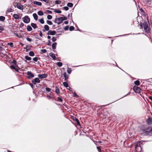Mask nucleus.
I'll return each instance as SVG.
<instances>
[{"label": "nucleus", "instance_id": "nucleus-46", "mask_svg": "<svg viewBox=\"0 0 152 152\" xmlns=\"http://www.w3.org/2000/svg\"><path fill=\"white\" fill-rule=\"evenodd\" d=\"M57 99L58 101L59 102H62L63 101V100L62 98L59 97H58L57 98Z\"/></svg>", "mask_w": 152, "mask_h": 152}, {"label": "nucleus", "instance_id": "nucleus-7", "mask_svg": "<svg viewBox=\"0 0 152 152\" xmlns=\"http://www.w3.org/2000/svg\"><path fill=\"white\" fill-rule=\"evenodd\" d=\"M27 75H28V79H30L31 77L32 78L34 77V75L31 71L27 72Z\"/></svg>", "mask_w": 152, "mask_h": 152}, {"label": "nucleus", "instance_id": "nucleus-2", "mask_svg": "<svg viewBox=\"0 0 152 152\" xmlns=\"http://www.w3.org/2000/svg\"><path fill=\"white\" fill-rule=\"evenodd\" d=\"M142 25L145 31L147 33H148L150 31L147 22L146 21H144L142 23Z\"/></svg>", "mask_w": 152, "mask_h": 152}, {"label": "nucleus", "instance_id": "nucleus-42", "mask_svg": "<svg viewBox=\"0 0 152 152\" xmlns=\"http://www.w3.org/2000/svg\"><path fill=\"white\" fill-rule=\"evenodd\" d=\"M41 51L43 53H45L47 52V50L46 49H41Z\"/></svg>", "mask_w": 152, "mask_h": 152}, {"label": "nucleus", "instance_id": "nucleus-57", "mask_svg": "<svg viewBox=\"0 0 152 152\" xmlns=\"http://www.w3.org/2000/svg\"><path fill=\"white\" fill-rule=\"evenodd\" d=\"M48 43L47 44V45H50V44L51 43L50 41V40H48Z\"/></svg>", "mask_w": 152, "mask_h": 152}, {"label": "nucleus", "instance_id": "nucleus-48", "mask_svg": "<svg viewBox=\"0 0 152 152\" xmlns=\"http://www.w3.org/2000/svg\"><path fill=\"white\" fill-rule=\"evenodd\" d=\"M73 96L74 97H78V96L77 95V94L75 92H74L73 94Z\"/></svg>", "mask_w": 152, "mask_h": 152}, {"label": "nucleus", "instance_id": "nucleus-47", "mask_svg": "<svg viewBox=\"0 0 152 152\" xmlns=\"http://www.w3.org/2000/svg\"><path fill=\"white\" fill-rule=\"evenodd\" d=\"M52 40L53 42H55L56 40V38L54 37H53L52 38Z\"/></svg>", "mask_w": 152, "mask_h": 152}, {"label": "nucleus", "instance_id": "nucleus-35", "mask_svg": "<svg viewBox=\"0 0 152 152\" xmlns=\"http://www.w3.org/2000/svg\"><path fill=\"white\" fill-rule=\"evenodd\" d=\"M61 1L60 0H56L55 1V3L56 4H61Z\"/></svg>", "mask_w": 152, "mask_h": 152}, {"label": "nucleus", "instance_id": "nucleus-30", "mask_svg": "<svg viewBox=\"0 0 152 152\" xmlns=\"http://www.w3.org/2000/svg\"><path fill=\"white\" fill-rule=\"evenodd\" d=\"M25 58L26 60H29V61H30L31 59V57H30L27 56H25Z\"/></svg>", "mask_w": 152, "mask_h": 152}, {"label": "nucleus", "instance_id": "nucleus-60", "mask_svg": "<svg viewBox=\"0 0 152 152\" xmlns=\"http://www.w3.org/2000/svg\"><path fill=\"white\" fill-rule=\"evenodd\" d=\"M142 23H140V26L141 27V28H142V27H143V25H142Z\"/></svg>", "mask_w": 152, "mask_h": 152}, {"label": "nucleus", "instance_id": "nucleus-64", "mask_svg": "<svg viewBox=\"0 0 152 152\" xmlns=\"http://www.w3.org/2000/svg\"><path fill=\"white\" fill-rule=\"evenodd\" d=\"M68 23V21H65L64 22V23L65 24H67Z\"/></svg>", "mask_w": 152, "mask_h": 152}, {"label": "nucleus", "instance_id": "nucleus-27", "mask_svg": "<svg viewBox=\"0 0 152 152\" xmlns=\"http://www.w3.org/2000/svg\"><path fill=\"white\" fill-rule=\"evenodd\" d=\"M134 83L137 86H139L140 84V82L139 80H136L134 82Z\"/></svg>", "mask_w": 152, "mask_h": 152}, {"label": "nucleus", "instance_id": "nucleus-22", "mask_svg": "<svg viewBox=\"0 0 152 152\" xmlns=\"http://www.w3.org/2000/svg\"><path fill=\"white\" fill-rule=\"evenodd\" d=\"M55 92L57 94H58L60 92L59 89L57 86L55 87Z\"/></svg>", "mask_w": 152, "mask_h": 152}, {"label": "nucleus", "instance_id": "nucleus-26", "mask_svg": "<svg viewBox=\"0 0 152 152\" xmlns=\"http://www.w3.org/2000/svg\"><path fill=\"white\" fill-rule=\"evenodd\" d=\"M13 17L16 19H19V16L17 14H14L13 15Z\"/></svg>", "mask_w": 152, "mask_h": 152}, {"label": "nucleus", "instance_id": "nucleus-39", "mask_svg": "<svg viewBox=\"0 0 152 152\" xmlns=\"http://www.w3.org/2000/svg\"><path fill=\"white\" fill-rule=\"evenodd\" d=\"M47 18L48 20H50L52 19V17L50 15H48L47 16Z\"/></svg>", "mask_w": 152, "mask_h": 152}, {"label": "nucleus", "instance_id": "nucleus-54", "mask_svg": "<svg viewBox=\"0 0 152 152\" xmlns=\"http://www.w3.org/2000/svg\"><path fill=\"white\" fill-rule=\"evenodd\" d=\"M47 12L48 13L50 14H52V12L51 11H50L49 10H48L47 11Z\"/></svg>", "mask_w": 152, "mask_h": 152}, {"label": "nucleus", "instance_id": "nucleus-49", "mask_svg": "<svg viewBox=\"0 0 152 152\" xmlns=\"http://www.w3.org/2000/svg\"><path fill=\"white\" fill-rule=\"evenodd\" d=\"M63 8L66 11L68 10H69V8L67 7H64Z\"/></svg>", "mask_w": 152, "mask_h": 152}, {"label": "nucleus", "instance_id": "nucleus-1", "mask_svg": "<svg viewBox=\"0 0 152 152\" xmlns=\"http://www.w3.org/2000/svg\"><path fill=\"white\" fill-rule=\"evenodd\" d=\"M141 143L140 141H138L135 145V150L137 152H141L142 151Z\"/></svg>", "mask_w": 152, "mask_h": 152}, {"label": "nucleus", "instance_id": "nucleus-20", "mask_svg": "<svg viewBox=\"0 0 152 152\" xmlns=\"http://www.w3.org/2000/svg\"><path fill=\"white\" fill-rule=\"evenodd\" d=\"M74 120L76 122L77 124L78 125L80 126V122L79 120L77 118H75V119H74Z\"/></svg>", "mask_w": 152, "mask_h": 152}, {"label": "nucleus", "instance_id": "nucleus-24", "mask_svg": "<svg viewBox=\"0 0 152 152\" xmlns=\"http://www.w3.org/2000/svg\"><path fill=\"white\" fill-rule=\"evenodd\" d=\"M54 12L56 13H59V14H60V13H61V10H57L56 9H55L54 10Z\"/></svg>", "mask_w": 152, "mask_h": 152}, {"label": "nucleus", "instance_id": "nucleus-50", "mask_svg": "<svg viewBox=\"0 0 152 152\" xmlns=\"http://www.w3.org/2000/svg\"><path fill=\"white\" fill-rule=\"evenodd\" d=\"M45 89L48 92H50L51 90V89L49 88H46Z\"/></svg>", "mask_w": 152, "mask_h": 152}, {"label": "nucleus", "instance_id": "nucleus-23", "mask_svg": "<svg viewBox=\"0 0 152 152\" xmlns=\"http://www.w3.org/2000/svg\"><path fill=\"white\" fill-rule=\"evenodd\" d=\"M44 28L46 31H49V27L48 25H45L44 26Z\"/></svg>", "mask_w": 152, "mask_h": 152}, {"label": "nucleus", "instance_id": "nucleus-28", "mask_svg": "<svg viewBox=\"0 0 152 152\" xmlns=\"http://www.w3.org/2000/svg\"><path fill=\"white\" fill-rule=\"evenodd\" d=\"M5 17L3 16H0V20L3 21L5 19Z\"/></svg>", "mask_w": 152, "mask_h": 152}, {"label": "nucleus", "instance_id": "nucleus-33", "mask_svg": "<svg viewBox=\"0 0 152 152\" xmlns=\"http://www.w3.org/2000/svg\"><path fill=\"white\" fill-rule=\"evenodd\" d=\"M61 18V20L63 21V20H67V18L66 17H60Z\"/></svg>", "mask_w": 152, "mask_h": 152}, {"label": "nucleus", "instance_id": "nucleus-5", "mask_svg": "<svg viewBox=\"0 0 152 152\" xmlns=\"http://www.w3.org/2000/svg\"><path fill=\"white\" fill-rule=\"evenodd\" d=\"M54 22L58 24H60L63 22L60 17L58 18H56L54 20Z\"/></svg>", "mask_w": 152, "mask_h": 152}, {"label": "nucleus", "instance_id": "nucleus-58", "mask_svg": "<svg viewBox=\"0 0 152 152\" xmlns=\"http://www.w3.org/2000/svg\"><path fill=\"white\" fill-rule=\"evenodd\" d=\"M39 36L41 37H42V32L41 31H39Z\"/></svg>", "mask_w": 152, "mask_h": 152}, {"label": "nucleus", "instance_id": "nucleus-45", "mask_svg": "<svg viewBox=\"0 0 152 152\" xmlns=\"http://www.w3.org/2000/svg\"><path fill=\"white\" fill-rule=\"evenodd\" d=\"M38 60V58L37 57H35L33 59V60L35 62H37V61Z\"/></svg>", "mask_w": 152, "mask_h": 152}, {"label": "nucleus", "instance_id": "nucleus-59", "mask_svg": "<svg viewBox=\"0 0 152 152\" xmlns=\"http://www.w3.org/2000/svg\"><path fill=\"white\" fill-rule=\"evenodd\" d=\"M4 30V28L3 27L1 26H0V30L1 31Z\"/></svg>", "mask_w": 152, "mask_h": 152}, {"label": "nucleus", "instance_id": "nucleus-3", "mask_svg": "<svg viewBox=\"0 0 152 152\" xmlns=\"http://www.w3.org/2000/svg\"><path fill=\"white\" fill-rule=\"evenodd\" d=\"M22 20L23 22L26 23H28L30 21V18L27 15L25 16L24 17H23Z\"/></svg>", "mask_w": 152, "mask_h": 152}, {"label": "nucleus", "instance_id": "nucleus-40", "mask_svg": "<svg viewBox=\"0 0 152 152\" xmlns=\"http://www.w3.org/2000/svg\"><path fill=\"white\" fill-rule=\"evenodd\" d=\"M7 44L8 45H10L12 47H13V43L12 42H9Z\"/></svg>", "mask_w": 152, "mask_h": 152}, {"label": "nucleus", "instance_id": "nucleus-53", "mask_svg": "<svg viewBox=\"0 0 152 152\" xmlns=\"http://www.w3.org/2000/svg\"><path fill=\"white\" fill-rule=\"evenodd\" d=\"M96 148L99 152H100V151H101V149L99 147L97 146Z\"/></svg>", "mask_w": 152, "mask_h": 152}, {"label": "nucleus", "instance_id": "nucleus-56", "mask_svg": "<svg viewBox=\"0 0 152 152\" xmlns=\"http://www.w3.org/2000/svg\"><path fill=\"white\" fill-rule=\"evenodd\" d=\"M12 9L10 8L8 10V11L9 12H12Z\"/></svg>", "mask_w": 152, "mask_h": 152}, {"label": "nucleus", "instance_id": "nucleus-43", "mask_svg": "<svg viewBox=\"0 0 152 152\" xmlns=\"http://www.w3.org/2000/svg\"><path fill=\"white\" fill-rule=\"evenodd\" d=\"M147 3L148 4H150L151 3L152 0H145Z\"/></svg>", "mask_w": 152, "mask_h": 152}, {"label": "nucleus", "instance_id": "nucleus-34", "mask_svg": "<svg viewBox=\"0 0 152 152\" xmlns=\"http://www.w3.org/2000/svg\"><path fill=\"white\" fill-rule=\"evenodd\" d=\"M71 72H72V69L71 68H69L68 67L67 70V73L68 74H70L71 73Z\"/></svg>", "mask_w": 152, "mask_h": 152}, {"label": "nucleus", "instance_id": "nucleus-4", "mask_svg": "<svg viewBox=\"0 0 152 152\" xmlns=\"http://www.w3.org/2000/svg\"><path fill=\"white\" fill-rule=\"evenodd\" d=\"M146 133L147 134L151 135L152 134V128L148 127L146 130Z\"/></svg>", "mask_w": 152, "mask_h": 152}, {"label": "nucleus", "instance_id": "nucleus-41", "mask_svg": "<svg viewBox=\"0 0 152 152\" xmlns=\"http://www.w3.org/2000/svg\"><path fill=\"white\" fill-rule=\"evenodd\" d=\"M74 27L73 26H71L69 28V30L70 31H72L74 30Z\"/></svg>", "mask_w": 152, "mask_h": 152}, {"label": "nucleus", "instance_id": "nucleus-61", "mask_svg": "<svg viewBox=\"0 0 152 152\" xmlns=\"http://www.w3.org/2000/svg\"><path fill=\"white\" fill-rule=\"evenodd\" d=\"M47 97H48L49 99H50L51 98V97L49 96L48 95H47Z\"/></svg>", "mask_w": 152, "mask_h": 152}, {"label": "nucleus", "instance_id": "nucleus-17", "mask_svg": "<svg viewBox=\"0 0 152 152\" xmlns=\"http://www.w3.org/2000/svg\"><path fill=\"white\" fill-rule=\"evenodd\" d=\"M57 43L56 42H55L53 43L52 45V48L53 49H55L56 48V46L57 45Z\"/></svg>", "mask_w": 152, "mask_h": 152}, {"label": "nucleus", "instance_id": "nucleus-6", "mask_svg": "<svg viewBox=\"0 0 152 152\" xmlns=\"http://www.w3.org/2000/svg\"><path fill=\"white\" fill-rule=\"evenodd\" d=\"M38 76L39 78L41 79L46 78L48 75L45 74H39Z\"/></svg>", "mask_w": 152, "mask_h": 152}, {"label": "nucleus", "instance_id": "nucleus-15", "mask_svg": "<svg viewBox=\"0 0 152 152\" xmlns=\"http://www.w3.org/2000/svg\"><path fill=\"white\" fill-rule=\"evenodd\" d=\"M31 25L34 29H36L38 28L37 24L35 23H31Z\"/></svg>", "mask_w": 152, "mask_h": 152}, {"label": "nucleus", "instance_id": "nucleus-38", "mask_svg": "<svg viewBox=\"0 0 152 152\" xmlns=\"http://www.w3.org/2000/svg\"><path fill=\"white\" fill-rule=\"evenodd\" d=\"M26 40L30 42H31L32 41V40L31 39L28 38V37H26Z\"/></svg>", "mask_w": 152, "mask_h": 152}, {"label": "nucleus", "instance_id": "nucleus-37", "mask_svg": "<svg viewBox=\"0 0 152 152\" xmlns=\"http://www.w3.org/2000/svg\"><path fill=\"white\" fill-rule=\"evenodd\" d=\"M46 22L49 25H52L53 24L52 22L51 21L47 20Z\"/></svg>", "mask_w": 152, "mask_h": 152}, {"label": "nucleus", "instance_id": "nucleus-18", "mask_svg": "<svg viewBox=\"0 0 152 152\" xmlns=\"http://www.w3.org/2000/svg\"><path fill=\"white\" fill-rule=\"evenodd\" d=\"M50 56L53 60H56V59L55 54L54 53H50Z\"/></svg>", "mask_w": 152, "mask_h": 152}, {"label": "nucleus", "instance_id": "nucleus-14", "mask_svg": "<svg viewBox=\"0 0 152 152\" xmlns=\"http://www.w3.org/2000/svg\"><path fill=\"white\" fill-rule=\"evenodd\" d=\"M33 3L36 5L38 6H40L42 5V3L40 2H38L37 1H34Z\"/></svg>", "mask_w": 152, "mask_h": 152}, {"label": "nucleus", "instance_id": "nucleus-36", "mask_svg": "<svg viewBox=\"0 0 152 152\" xmlns=\"http://www.w3.org/2000/svg\"><path fill=\"white\" fill-rule=\"evenodd\" d=\"M39 22L42 24H43L44 23V21L43 18H41L39 20Z\"/></svg>", "mask_w": 152, "mask_h": 152}, {"label": "nucleus", "instance_id": "nucleus-10", "mask_svg": "<svg viewBox=\"0 0 152 152\" xmlns=\"http://www.w3.org/2000/svg\"><path fill=\"white\" fill-rule=\"evenodd\" d=\"M56 32L55 31H52L51 30H49L48 31L47 34L51 35H54L56 34Z\"/></svg>", "mask_w": 152, "mask_h": 152}, {"label": "nucleus", "instance_id": "nucleus-16", "mask_svg": "<svg viewBox=\"0 0 152 152\" xmlns=\"http://www.w3.org/2000/svg\"><path fill=\"white\" fill-rule=\"evenodd\" d=\"M64 86L66 88L69 87L71 88L69 86L68 83L66 82H64L63 83Z\"/></svg>", "mask_w": 152, "mask_h": 152}, {"label": "nucleus", "instance_id": "nucleus-12", "mask_svg": "<svg viewBox=\"0 0 152 152\" xmlns=\"http://www.w3.org/2000/svg\"><path fill=\"white\" fill-rule=\"evenodd\" d=\"M17 7L19 9L22 10L23 8V6L22 5L18 3L17 5Z\"/></svg>", "mask_w": 152, "mask_h": 152}, {"label": "nucleus", "instance_id": "nucleus-25", "mask_svg": "<svg viewBox=\"0 0 152 152\" xmlns=\"http://www.w3.org/2000/svg\"><path fill=\"white\" fill-rule=\"evenodd\" d=\"M38 14L39 15L42 16L44 15L43 12L41 11H39L37 12Z\"/></svg>", "mask_w": 152, "mask_h": 152}, {"label": "nucleus", "instance_id": "nucleus-13", "mask_svg": "<svg viewBox=\"0 0 152 152\" xmlns=\"http://www.w3.org/2000/svg\"><path fill=\"white\" fill-rule=\"evenodd\" d=\"M147 122L148 124H151L152 123V119L150 118H148L147 120Z\"/></svg>", "mask_w": 152, "mask_h": 152}, {"label": "nucleus", "instance_id": "nucleus-44", "mask_svg": "<svg viewBox=\"0 0 152 152\" xmlns=\"http://www.w3.org/2000/svg\"><path fill=\"white\" fill-rule=\"evenodd\" d=\"M69 28V26H65V27L64 28V29L66 31V30H68Z\"/></svg>", "mask_w": 152, "mask_h": 152}, {"label": "nucleus", "instance_id": "nucleus-62", "mask_svg": "<svg viewBox=\"0 0 152 152\" xmlns=\"http://www.w3.org/2000/svg\"><path fill=\"white\" fill-rule=\"evenodd\" d=\"M31 86V88H33V86H34V85L33 84L31 83L30 84Z\"/></svg>", "mask_w": 152, "mask_h": 152}, {"label": "nucleus", "instance_id": "nucleus-63", "mask_svg": "<svg viewBox=\"0 0 152 152\" xmlns=\"http://www.w3.org/2000/svg\"><path fill=\"white\" fill-rule=\"evenodd\" d=\"M148 98L151 100L152 101V96H150Z\"/></svg>", "mask_w": 152, "mask_h": 152}, {"label": "nucleus", "instance_id": "nucleus-51", "mask_svg": "<svg viewBox=\"0 0 152 152\" xmlns=\"http://www.w3.org/2000/svg\"><path fill=\"white\" fill-rule=\"evenodd\" d=\"M10 68L12 69H15L16 68L13 66L12 65L10 66Z\"/></svg>", "mask_w": 152, "mask_h": 152}, {"label": "nucleus", "instance_id": "nucleus-8", "mask_svg": "<svg viewBox=\"0 0 152 152\" xmlns=\"http://www.w3.org/2000/svg\"><path fill=\"white\" fill-rule=\"evenodd\" d=\"M40 82V80L38 78H36L32 80V83L34 85H36L37 83H39Z\"/></svg>", "mask_w": 152, "mask_h": 152}, {"label": "nucleus", "instance_id": "nucleus-29", "mask_svg": "<svg viewBox=\"0 0 152 152\" xmlns=\"http://www.w3.org/2000/svg\"><path fill=\"white\" fill-rule=\"evenodd\" d=\"M29 54L30 56H33L34 55V53L32 51H30L29 52Z\"/></svg>", "mask_w": 152, "mask_h": 152}, {"label": "nucleus", "instance_id": "nucleus-11", "mask_svg": "<svg viewBox=\"0 0 152 152\" xmlns=\"http://www.w3.org/2000/svg\"><path fill=\"white\" fill-rule=\"evenodd\" d=\"M63 75L64 77V80L66 81H67L69 76L67 75L66 72H64L63 74Z\"/></svg>", "mask_w": 152, "mask_h": 152}, {"label": "nucleus", "instance_id": "nucleus-32", "mask_svg": "<svg viewBox=\"0 0 152 152\" xmlns=\"http://www.w3.org/2000/svg\"><path fill=\"white\" fill-rule=\"evenodd\" d=\"M57 65L59 67L61 66H62V63L61 62H58L57 63Z\"/></svg>", "mask_w": 152, "mask_h": 152}, {"label": "nucleus", "instance_id": "nucleus-21", "mask_svg": "<svg viewBox=\"0 0 152 152\" xmlns=\"http://www.w3.org/2000/svg\"><path fill=\"white\" fill-rule=\"evenodd\" d=\"M27 30L28 31H31L32 30V28L30 26L28 25L27 26Z\"/></svg>", "mask_w": 152, "mask_h": 152}, {"label": "nucleus", "instance_id": "nucleus-19", "mask_svg": "<svg viewBox=\"0 0 152 152\" xmlns=\"http://www.w3.org/2000/svg\"><path fill=\"white\" fill-rule=\"evenodd\" d=\"M33 15L34 19L36 20H37L38 19V16L37 14L35 13H34L33 14Z\"/></svg>", "mask_w": 152, "mask_h": 152}, {"label": "nucleus", "instance_id": "nucleus-9", "mask_svg": "<svg viewBox=\"0 0 152 152\" xmlns=\"http://www.w3.org/2000/svg\"><path fill=\"white\" fill-rule=\"evenodd\" d=\"M133 89L134 91L137 93H139L140 92V88L137 87V86H134L133 87Z\"/></svg>", "mask_w": 152, "mask_h": 152}, {"label": "nucleus", "instance_id": "nucleus-31", "mask_svg": "<svg viewBox=\"0 0 152 152\" xmlns=\"http://www.w3.org/2000/svg\"><path fill=\"white\" fill-rule=\"evenodd\" d=\"M67 6L70 7H72L73 6V4L72 3H68L67 4Z\"/></svg>", "mask_w": 152, "mask_h": 152}, {"label": "nucleus", "instance_id": "nucleus-55", "mask_svg": "<svg viewBox=\"0 0 152 152\" xmlns=\"http://www.w3.org/2000/svg\"><path fill=\"white\" fill-rule=\"evenodd\" d=\"M12 63L15 65H16V62L15 60H13L12 62Z\"/></svg>", "mask_w": 152, "mask_h": 152}, {"label": "nucleus", "instance_id": "nucleus-52", "mask_svg": "<svg viewBox=\"0 0 152 152\" xmlns=\"http://www.w3.org/2000/svg\"><path fill=\"white\" fill-rule=\"evenodd\" d=\"M33 35L34 36H36L37 37H38V34L37 33H35L33 34Z\"/></svg>", "mask_w": 152, "mask_h": 152}]
</instances>
